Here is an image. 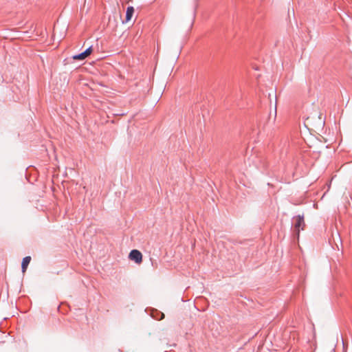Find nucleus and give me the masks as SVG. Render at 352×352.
Here are the masks:
<instances>
[{
  "mask_svg": "<svg viewBox=\"0 0 352 352\" xmlns=\"http://www.w3.org/2000/svg\"><path fill=\"white\" fill-rule=\"evenodd\" d=\"M294 232L296 234L297 237H299L300 230H303L305 227V223L304 221V217L300 215H297L294 217Z\"/></svg>",
  "mask_w": 352,
  "mask_h": 352,
  "instance_id": "obj_1",
  "label": "nucleus"
},
{
  "mask_svg": "<svg viewBox=\"0 0 352 352\" xmlns=\"http://www.w3.org/2000/svg\"><path fill=\"white\" fill-rule=\"evenodd\" d=\"M129 258L135 261L138 264H140L142 261V254L138 250H133L131 251L129 255Z\"/></svg>",
  "mask_w": 352,
  "mask_h": 352,
  "instance_id": "obj_2",
  "label": "nucleus"
},
{
  "mask_svg": "<svg viewBox=\"0 0 352 352\" xmlns=\"http://www.w3.org/2000/svg\"><path fill=\"white\" fill-rule=\"evenodd\" d=\"M134 11H135V10L133 6H129L127 8L126 12V19H125L126 22H128L131 19V18L133 15Z\"/></svg>",
  "mask_w": 352,
  "mask_h": 352,
  "instance_id": "obj_3",
  "label": "nucleus"
},
{
  "mask_svg": "<svg viewBox=\"0 0 352 352\" xmlns=\"http://www.w3.org/2000/svg\"><path fill=\"white\" fill-rule=\"evenodd\" d=\"M30 261H31L30 256H25V258H23L22 263H21V268H22L23 272H25L26 271L27 267H28Z\"/></svg>",
  "mask_w": 352,
  "mask_h": 352,
  "instance_id": "obj_4",
  "label": "nucleus"
},
{
  "mask_svg": "<svg viewBox=\"0 0 352 352\" xmlns=\"http://www.w3.org/2000/svg\"><path fill=\"white\" fill-rule=\"evenodd\" d=\"M86 58H87V56H85V54L83 52H82L78 55H75L73 57V58L75 60H84Z\"/></svg>",
  "mask_w": 352,
  "mask_h": 352,
  "instance_id": "obj_5",
  "label": "nucleus"
},
{
  "mask_svg": "<svg viewBox=\"0 0 352 352\" xmlns=\"http://www.w3.org/2000/svg\"><path fill=\"white\" fill-rule=\"evenodd\" d=\"M91 52H92V47H89L85 52H83V53L85 54V56H87V57L88 56H89Z\"/></svg>",
  "mask_w": 352,
  "mask_h": 352,
  "instance_id": "obj_6",
  "label": "nucleus"
}]
</instances>
